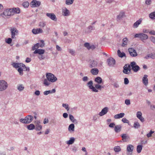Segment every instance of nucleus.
Instances as JSON below:
<instances>
[{
  "mask_svg": "<svg viewBox=\"0 0 155 155\" xmlns=\"http://www.w3.org/2000/svg\"><path fill=\"white\" fill-rule=\"evenodd\" d=\"M94 81L97 84H100L102 82V80L100 77H97L95 79Z\"/></svg>",
  "mask_w": 155,
  "mask_h": 155,
  "instance_id": "nucleus-32",
  "label": "nucleus"
},
{
  "mask_svg": "<svg viewBox=\"0 0 155 155\" xmlns=\"http://www.w3.org/2000/svg\"><path fill=\"white\" fill-rule=\"evenodd\" d=\"M11 8L6 9L4 12L0 15V16L3 18L5 17V16H9L11 15Z\"/></svg>",
  "mask_w": 155,
  "mask_h": 155,
  "instance_id": "nucleus-7",
  "label": "nucleus"
},
{
  "mask_svg": "<svg viewBox=\"0 0 155 155\" xmlns=\"http://www.w3.org/2000/svg\"><path fill=\"white\" fill-rule=\"evenodd\" d=\"M38 57L40 60H44L45 58V56L43 54L39 55Z\"/></svg>",
  "mask_w": 155,
  "mask_h": 155,
  "instance_id": "nucleus-47",
  "label": "nucleus"
},
{
  "mask_svg": "<svg viewBox=\"0 0 155 155\" xmlns=\"http://www.w3.org/2000/svg\"><path fill=\"white\" fill-rule=\"evenodd\" d=\"M19 121L20 122L22 123L26 124V120H25V118L24 119L21 118L20 119Z\"/></svg>",
  "mask_w": 155,
  "mask_h": 155,
  "instance_id": "nucleus-51",
  "label": "nucleus"
},
{
  "mask_svg": "<svg viewBox=\"0 0 155 155\" xmlns=\"http://www.w3.org/2000/svg\"><path fill=\"white\" fill-rule=\"evenodd\" d=\"M148 76L145 74L144 75L142 79L143 83L144 85L147 86L148 84V79L147 78Z\"/></svg>",
  "mask_w": 155,
  "mask_h": 155,
  "instance_id": "nucleus-21",
  "label": "nucleus"
},
{
  "mask_svg": "<svg viewBox=\"0 0 155 155\" xmlns=\"http://www.w3.org/2000/svg\"><path fill=\"white\" fill-rule=\"evenodd\" d=\"M62 107H64L67 111H68L69 110V107L68 105L67 104L63 103L62 105Z\"/></svg>",
  "mask_w": 155,
  "mask_h": 155,
  "instance_id": "nucleus-46",
  "label": "nucleus"
},
{
  "mask_svg": "<svg viewBox=\"0 0 155 155\" xmlns=\"http://www.w3.org/2000/svg\"><path fill=\"white\" fill-rule=\"evenodd\" d=\"M41 44L40 45V47L42 48L45 45V43L44 42V41L43 40H41L40 41Z\"/></svg>",
  "mask_w": 155,
  "mask_h": 155,
  "instance_id": "nucleus-58",
  "label": "nucleus"
},
{
  "mask_svg": "<svg viewBox=\"0 0 155 155\" xmlns=\"http://www.w3.org/2000/svg\"><path fill=\"white\" fill-rule=\"evenodd\" d=\"M125 103L127 105H129L130 104V101L129 99H126L125 101Z\"/></svg>",
  "mask_w": 155,
  "mask_h": 155,
  "instance_id": "nucleus-60",
  "label": "nucleus"
},
{
  "mask_svg": "<svg viewBox=\"0 0 155 155\" xmlns=\"http://www.w3.org/2000/svg\"><path fill=\"white\" fill-rule=\"evenodd\" d=\"M136 115L137 118H139L140 117H142V113L141 111H138L137 112Z\"/></svg>",
  "mask_w": 155,
  "mask_h": 155,
  "instance_id": "nucleus-48",
  "label": "nucleus"
},
{
  "mask_svg": "<svg viewBox=\"0 0 155 155\" xmlns=\"http://www.w3.org/2000/svg\"><path fill=\"white\" fill-rule=\"evenodd\" d=\"M62 15L64 16H68L70 15V12L66 8L62 9Z\"/></svg>",
  "mask_w": 155,
  "mask_h": 155,
  "instance_id": "nucleus-20",
  "label": "nucleus"
},
{
  "mask_svg": "<svg viewBox=\"0 0 155 155\" xmlns=\"http://www.w3.org/2000/svg\"><path fill=\"white\" fill-rule=\"evenodd\" d=\"M114 150L115 152H119L120 151L121 148L120 146H117L114 147Z\"/></svg>",
  "mask_w": 155,
  "mask_h": 155,
  "instance_id": "nucleus-42",
  "label": "nucleus"
},
{
  "mask_svg": "<svg viewBox=\"0 0 155 155\" xmlns=\"http://www.w3.org/2000/svg\"><path fill=\"white\" fill-rule=\"evenodd\" d=\"M112 85L114 86V87L116 88H118L119 87V85L118 84L117 81L114 82Z\"/></svg>",
  "mask_w": 155,
  "mask_h": 155,
  "instance_id": "nucleus-43",
  "label": "nucleus"
},
{
  "mask_svg": "<svg viewBox=\"0 0 155 155\" xmlns=\"http://www.w3.org/2000/svg\"><path fill=\"white\" fill-rule=\"evenodd\" d=\"M125 114L124 113H122L115 115L114 117L115 119H118L120 118H122L124 117Z\"/></svg>",
  "mask_w": 155,
  "mask_h": 155,
  "instance_id": "nucleus-27",
  "label": "nucleus"
},
{
  "mask_svg": "<svg viewBox=\"0 0 155 155\" xmlns=\"http://www.w3.org/2000/svg\"><path fill=\"white\" fill-rule=\"evenodd\" d=\"M50 81H49L48 79H45L44 80L43 84L45 86H48L50 84Z\"/></svg>",
  "mask_w": 155,
  "mask_h": 155,
  "instance_id": "nucleus-39",
  "label": "nucleus"
},
{
  "mask_svg": "<svg viewBox=\"0 0 155 155\" xmlns=\"http://www.w3.org/2000/svg\"><path fill=\"white\" fill-rule=\"evenodd\" d=\"M84 46L88 50H89V48L90 47V45L89 43L86 42L84 43Z\"/></svg>",
  "mask_w": 155,
  "mask_h": 155,
  "instance_id": "nucleus-50",
  "label": "nucleus"
},
{
  "mask_svg": "<svg viewBox=\"0 0 155 155\" xmlns=\"http://www.w3.org/2000/svg\"><path fill=\"white\" fill-rule=\"evenodd\" d=\"M130 65L132 67L133 70L135 72H137L140 70V68L138 65L136 64L134 61L131 62Z\"/></svg>",
  "mask_w": 155,
  "mask_h": 155,
  "instance_id": "nucleus-9",
  "label": "nucleus"
},
{
  "mask_svg": "<svg viewBox=\"0 0 155 155\" xmlns=\"http://www.w3.org/2000/svg\"><path fill=\"white\" fill-rule=\"evenodd\" d=\"M140 127V125L139 123L137 122H135L134 124V127L135 129H138Z\"/></svg>",
  "mask_w": 155,
  "mask_h": 155,
  "instance_id": "nucleus-41",
  "label": "nucleus"
},
{
  "mask_svg": "<svg viewBox=\"0 0 155 155\" xmlns=\"http://www.w3.org/2000/svg\"><path fill=\"white\" fill-rule=\"evenodd\" d=\"M142 149V145H139L137 146V153H139L141 152Z\"/></svg>",
  "mask_w": 155,
  "mask_h": 155,
  "instance_id": "nucleus-40",
  "label": "nucleus"
},
{
  "mask_svg": "<svg viewBox=\"0 0 155 155\" xmlns=\"http://www.w3.org/2000/svg\"><path fill=\"white\" fill-rule=\"evenodd\" d=\"M46 24L45 22H41L39 23V25L41 27L43 28L45 26Z\"/></svg>",
  "mask_w": 155,
  "mask_h": 155,
  "instance_id": "nucleus-49",
  "label": "nucleus"
},
{
  "mask_svg": "<svg viewBox=\"0 0 155 155\" xmlns=\"http://www.w3.org/2000/svg\"><path fill=\"white\" fill-rule=\"evenodd\" d=\"M12 39L11 38H9L5 40V42L8 44H10L12 41Z\"/></svg>",
  "mask_w": 155,
  "mask_h": 155,
  "instance_id": "nucleus-53",
  "label": "nucleus"
},
{
  "mask_svg": "<svg viewBox=\"0 0 155 155\" xmlns=\"http://www.w3.org/2000/svg\"><path fill=\"white\" fill-rule=\"evenodd\" d=\"M25 118L26 120V124H28L32 122L33 120L34 117L31 115H28L25 117Z\"/></svg>",
  "mask_w": 155,
  "mask_h": 155,
  "instance_id": "nucleus-18",
  "label": "nucleus"
},
{
  "mask_svg": "<svg viewBox=\"0 0 155 155\" xmlns=\"http://www.w3.org/2000/svg\"><path fill=\"white\" fill-rule=\"evenodd\" d=\"M74 125L73 124H70L68 128V131L70 132L74 131Z\"/></svg>",
  "mask_w": 155,
  "mask_h": 155,
  "instance_id": "nucleus-33",
  "label": "nucleus"
},
{
  "mask_svg": "<svg viewBox=\"0 0 155 155\" xmlns=\"http://www.w3.org/2000/svg\"><path fill=\"white\" fill-rule=\"evenodd\" d=\"M40 122H38L37 124L35 126V129L37 131H40L42 130V126L40 124Z\"/></svg>",
  "mask_w": 155,
  "mask_h": 155,
  "instance_id": "nucleus-23",
  "label": "nucleus"
},
{
  "mask_svg": "<svg viewBox=\"0 0 155 155\" xmlns=\"http://www.w3.org/2000/svg\"><path fill=\"white\" fill-rule=\"evenodd\" d=\"M17 89L19 91H23L24 89V87L22 84H19L18 85L17 87Z\"/></svg>",
  "mask_w": 155,
  "mask_h": 155,
  "instance_id": "nucleus-36",
  "label": "nucleus"
},
{
  "mask_svg": "<svg viewBox=\"0 0 155 155\" xmlns=\"http://www.w3.org/2000/svg\"><path fill=\"white\" fill-rule=\"evenodd\" d=\"M150 39L153 43L155 44V37L152 36L150 37Z\"/></svg>",
  "mask_w": 155,
  "mask_h": 155,
  "instance_id": "nucleus-56",
  "label": "nucleus"
},
{
  "mask_svg": "<svg viewBox=\"0 0 155 155\" xmlns=\"http://www.w3.org/2000/svg\"><path fill=\"white\" fill-rule=\"evenodd\" d=\"M108 110V108L105 107L99 113V115L101 116H103L107 113Z\"/></svg>",
  "mask_w": 155,
  "mask_h": 155,
  "instance_id": "nucleus-17",
  "label": "nucleus"
},
{
  "mask_svg": "<svg viewBox=\"0 0 155 155\" xmlns=\"http://www.w3.org/2000/svg\"><path fill=\"white\" fill-rule=\"evenodd\" d=\"M32 32L33 34L36 35L39 33H42L43 32V30L40 28H34L32 30Z\"/></svg>",
  "mask_w": 155,
  "mask_h": 155,
  "instance_id": "nucleus-19",
  "label": "nucleus"
},
{
  "mask_svg": "<svg viewBox=\"0 0 155 155\" xmlns=\"http://www.w3.org/2000/svg\"><path fill=\"white\" fill-rule=\"evenodd\" d=\"M7 82L4 80H0V91L5 90L8 87Z\"/></svg>",
  "mask_w": 155,
  "mask_h": 155,
  "instance_id": "nucleus-5",
  "label": "nucleus"
},
{
  "mask_svg": "<svg viewBox=\"0 0 155 155\" xmlns=\"http://www.w3.org/2000/svg\"><path fill=\"white\" fill-rule=\"evenodd\" d=\"M128 41V40L126 37L124 38L122 40L123 43L122 44V47H124L127 45Z\"/></svg>",
  "mask_w": 155,
  "mask_h": 155,
  "instance_id": "nucleus-29",
  "label": "nucleus"
},
{
  "mask_svg": "<svg viewBox=\"0 0 155 155\" xmlns=\"http://www.w3.org/2000/svg\"><path fill=\"white\" fill-rule=\"evenodd\" d=\"M29 4L28 2H24L22 3L23 6L25 8H28L29 6Z\"/></svg>",
  "mask_w": 155,
  "mask_h": 155,
  "instance_id": "nucleus-45",
  "label": "nucleus"
},
{
  "mask_svg": "<svg viewBox=\"0 0 155 155\" xmlns=\"http://www.w3.org/2000/svg\"><path fill=\"white\" fill-rule=\"evenodd\" d=\"M134 38H139L140 40L143 42L147 40L148 38L147 35L143 33H140L139 34H136L134 35Z\"/></svg>",
  "mask_w": 155,
  "mask_h": 155,
  "instance_id": "nucleus-4",
  "label": "nucleus"
},
{
  "mask_svg": "<svg viewBox=\"0 0 155 155\" xmlns=\"http://www.w3.org/2000/svg\"><path fill=\"white\" fill-rule=\"evenodd\" d=\"M69 52L73 55H75V52L72 49H70L69 50Z\"/></svg>",
  "mask_w": 155,
  "mask_h": 155,
  "instance_id": "nucleus-57",
  "label": "nucleus"
},
{
  "mask_svg": "<svg viewBox=\"0 0 155 155\" xmlns=\"http://www.w3.org/2000/svg\"><path fill=\"white\" fill-rule=\"evenodd\" d=\"M51 92H50V90H49L45 91L43 93L44 95H47L48 94H51Z\"/></svg>",
  "mask_w": 155,
  "mask_h": 155,
  "instance_id": "nucleus-59",
  "label": "nucleus"
},
{
  "mask_svg": "<svg viewBox=\"0 0 155 155\" xmlns=\"http://www.w3.org/2000/svg\"><path fill=\"white\" fill-rule=\"evenodd\" d=\"M74 0H66L65 3L67 5H70L72 4L74 2Z\"/></svg>",
  "mask_w": 155,
  "mask_h": 155,
  "instance_id": "nucleus-44",
  "label": "nucleus"
},
{
  "mask_svg": "<svg viewBox=\"0 0 155 155\" xmlns=\"http://www.w3.org/2000/svg\"><path fill=\"white\" fill-rule=\"evenodd\" d=\"M108 65L110 67H113L115 64V60L112 58H110L107 60Z\"/></svg>",
  "mask_w": 155,
  "mask_h": 155,
  "instance_id": "nucleus-12",
  "label": "nucleus"
},
{
  "mask_svg": "<svg viewBox=\"0 0 155 155\" xmlns=\"http://www.w3.org/2000/svg\"><path fill=\"white\" fill-rule=\"evenodd\" d=\"M10 31L11 33V38H15V35L18 33V30L15 27H12L10 28Z\"/></svg>",
  "mask_w": 155,
  "mask_h": 155,
  "instance_id": "nucleus-6",
  "label": "nucleus"
},
{
  "mask_svg": "<svg viewBox=\"0 0 155 155\" xmlns=\"http://www.w3.org/2000/svg\"><path fill=\"white\" fill-rule=\"evenodd\" d=\"M95 29V27L93 26L90 25L87 28L86 30L85 31V33H90L92 32V31Z\"/></svg>",
  "mask_w": 155,
  "mask_h": 155,
  "instance_id": "nucleus-14",
  "label": "nucleus"
},
{
  "mask_svg": "<svg viewBox=\"0 0 155 155\" xmlns=\"http://www.w3.org/2000/svg\"><path fill=\"white\" fill-rule=\"evenodd\" d=\"M121 137L122 138V140L124 141H126L124 140L129 139L130 138L129 136H127L126 134H123L122 135H121Z\"/></svg>",
  "mask_w": 155,
  "mask_h": 155,
  "instance_id": "nucleus-34",
  "label": "nucleus"
},
{
  "mask_svg": "<svg viewBox=\"0 0 155 155\" xmlns=\"http://www.w3.org/2000/svg\"><path fill=\"white\" fill-rule=\"evenodd\" d=\"M114 126H115V124L114 123L110 124L109 125V127L111 128H113Z\"/></svg>",
  "mask_w": 155,
  "mask_h": 155,
  "instance_id": "nucleus-63",
  "label": "nucleus"
},
{
  "mask_svg": "<svg viewBox=\"0 0 155 155\" xmlns=\"http://www.w3.org/2000/svg\"><path fill=\"white\" fill-rule=\"evenodd\" d=\"M125 15V13L123 11H121L119 15L117 16V21L120 20Z\"/></svg>",
  "mask_w": 155,
  "mask_h": 155,
  "instance_id": "nucleus-22",
  "label": "nucleus"
},
{
  "mask_svg": "<svg viewBox=\"0 0 155 155\" xmlns=\"http://www.w3.org/2000/svg\"><path fill=\"white\" fill-rule=\"evenodd\" d=\"M129 83V81L127 78H125L124 79V83L125 84H127Z\"/></svg>",
  "mask_w": 155,
  "mask_h": 155,
  "instance_id": "nucleus-61",
  "label": "nucleus"
},
{
  "mask_svg": "<svg viewBox=\"0 0 155 155\" xmlns=\"http://www.w3.org/2000/svg\"><path fill=\"white\" fill-rule=\"evenodd\" d=\"M87 86L89 89L91 90L92 91L95 92H98V91L97 89L101 90L102 88H104V86L98 84H95L94 85L95 87H94L93 86V82L92 81L88 82L87 83Z\"/></svg>",
  "mask_w": 155,
  "mask_h": 155,
  "instance_id": "nucleus-1",
  "label": "nucleus"
},
{
  "mask_svg": "<svg viewBox=\"0 0 155 155\" xmlns=\"http://www.w3.org/2000/svg\"><path fill=\"white\" fill-rule=\"evenodd\" d=\"M121 128L122 126L120 125H116L114 127V131L116 133H118L120 131Z\"/></svg>",
  "mask_w": 155,
  "mask_h": 155,
  "instance_id": "nucleus-24",
  "label": "nucleus"
},
{
  "mask_svg": "<svg viewBox=\"0 0 155 155\" xmlns=\"http://www.w3.org/2000/svg\"><path fill=\"white\" fill-rule=\"evenodd\" d=\"M141 22L142 20L141 19H139L133 25V26L134 28H137L138 26V25L141 24Z\"/></svg>",
  "mask_w": 155,
  "mask_h": 155,
  "instance_id": "nucleus-31",
  "label": "nucleus"
},
{
  "mask_svg": "<svg viewBox=\"0 0 155 155\" xmlns=\"http://www.w3.org/2000/svg\"><path fill=\"white\" fill-rule=\"evenodd\" d=\"M131 71L130 65L129 64H126L124 67L123 72L125 74H128Z\"/></svg>",
  "mask_w": 155,
  "mask_h": 155,
  "instance_id": "nucleus-10",
  "label": "nucleus"
},
{
  "mask_svg": "<svg viewBox=\"0 0 155 155\" xmlns=\"http://www.w3.org/2000/svg\"><path fill=\"white\" fill-rule=\"evenodd\" d=\"M11 9L12 12L15 13L19 14L20 12V9L18 7L11 8Z\"/></svg>",
  "mask_w": 155,
  "mask_h": 155,
  "instance_id": "nucleus-26",
  "label": "nucleus"
},
{
  "mask_svg": "<svg viewBox=\"0 0 155 155\" xmlns=\"http://www.w3.org/2000/svg\"><path fill=\"white\" fill-rule=\"evenodd\" d=\"M150 54V58H152V59H155V53H152Z\"/></svg>",
  "mask_w": 155,
  "mask_h": 155,
  "instance_id": "nucleus-62",
  "label": "nucleus"
},
{
  "mask_svg": "<svg viewBox=\"0 0 155 155\" xmlns=\"http://www.w3.org/2000/svg\"><path fill=\"white\" fill-rule=\"evenodd\" d=\"M130 55L133 57H136L137 55V54L136 51L133 48H129L128 49Z\"/></svg>",
  "mask_w": 155,
  "mask_h": 155,
  "instance_id": "nucleus-11",
  "label": "nucleus"
},
{
  "mask_svg": "<svg viewBox=\"0 0 155 155\" xmlns=\"http://www.w3.org/2000/svg\"><path fill=\"white\" fill-rule=\"evenodd\" d=\"M151 0H146L145 2V4L147 5H150L151 4Z\"/></svg>",
  "mask_w": 155,
  "mask_h": 155,
  "instance_id": "nucleus-55",
  "label": "nucleus"
},
{
  "mask_svg": "<svg viewBox=\"0 0 155 155\" xmlns=\"http://www.w3.org/2000/svg\"><path fill=\"white\" fill-rule=\"evenodd\" d=\"M122 121L124 123H129V121L127 120L125 118H123L122 119Z\"/></svg>",
  "mask_w": 155,
  "mask_h": 155,
  "instance_id": "nucleus-54",
  "label": "nucleus"
},
{
  "mask_svg": "<svg viewBox=\"0 0 155 155\" xmlns=\"http://www.w3.org/2000/svg\"><path fill=\"white\" fill-rule=\"evenodd\" d=\"M46 76L48 80L52 83L55 82L58 80L57 78L54 74L50 73H47Z\"/></svg>",
  "mask_w": 155,
  "mask_h": 155,
  "instance_id": "nucleus-3",
  "label": "nucleus"
},
{
  "mask_svg": "<svg viewBox=\"0 0 155 155\" xmlns=\"http://www.w3.org/2000/svg\"><path fill=\"white\" fill-rule=\"evenodd\" d=\"M12 65L15 68H18V71L19 74L21 76L23 74L22 68L23 67H25V65L22 63L13 62L12 63Z\"/></svg>",
  "mask_w": 155,
  "mask_h": 155,
  "instance_id": "nucleus-2",
  "label": "nucleus"
},
{
  "mask_svg": "<svg viewBox=\"0 0 155 155\" xmlns=\"http://www.w3.org/2000/svg\"><path fill=\"white\" fill-rule=\"evenodd\" d=\"M40 5L41 2L36 0L32 1L30 3V5L32 8L39 7Z\"/></svg>",
  "mask_w": 155,
  "mask_h": 155,
  "instance_id": "nucleus-13",
  "label": "nucleus"
},
{
  "mask_svg": "<svg viewBox=\"0 0 155 155\" xmlns=\"http://www.w3.org/2000/svg\"><path fill=\"white\" fill-rule=\"evenodd\" d=\"M154 132L153 131H152V130H151L150 131V132L147 134V137H150L151 136L152 134H153L154 133Z\"/></svg>",
  "mask_w": 155,
  "mask_h": 155,
  "instance_id": "nucleus-52",
  "label": "nucleus"
},
{
  "mask_svg": "<svg viewBox=\"0 0 155 155\" xmlns=\"http://www.w3.org/2000/svg\"><path fill=\"white\" fill-rule=\"evenodd\" d=\"M98 63V60H93L91 61L90 63L89 67L91 68L93 67H97Z\"/></svg>",
  "mask_w": 155,
  "mask_h": 155,
  "instance_id": "nucleus-16",
  "label": "nucleus"
},
{
  "mask_svg": "<svg viewBox=\"0 0 155 155\" xmlns=\"http://www.w3.org/2000/svg\"><path fill=\"white\" fill-rule=\"evenodd\" d=\"M46 15L51 20L54 21H57V18H56L55 15L52 13H47Z\"/></svg>",
  "mask_w": 155,
  "mask_h": 155,
  "instance_id": "nucleus-15",
  "label": "nucleus"
},
{
  "mask_svg": "<svg viewBox=\"0 0 155 155\" xmlns=\"http://www.w3.org/2000/svg\"><path fill=\"white\" fill-rule=\"evenodd\" d=\"M134 148V146L131 144L127 145V155H132Z\"/></svg>",
  "mask_w": 155,
  "mask_h": 155,
  "instance_id": "nucleus-8",
  "label": "nucleus"
},
{
  "mask_svg": "<svg viewBox=\"0 0 155 155\" xmlns=\"http://www.w3.org/2000/svg\"><path fill=\"white\" fill-rule=\"evenodd\" d=\"M45 50L42 49H37L34 52V54H38L39 55L43 54L45 52Z\"/></svg>",
  "mask_w": 155,
  "mask_h": 155,
  "instance_id": "nucleus-25",
  "label": "nucleus"
},
{
  "mask_svg": "<svg viewBox=\"0 0 155 155\" xmlns=\"http://www.w3.org/2000/svg\"><path fill=\"white\" fill-rule=\"evenodd\" d=\"M74 140L75 139L74 137H71L70 140L67 141V143L69 145L71 144L74 142Z\"/></svg>",
  "mask_w": 155,
  "mask_h": 155,
  "instance_id": "nucleus-38",
  "label": "nucleus"
},
{
  "mask_svg": "<svg viewBox=\"0 0 155 155\" xmlns=\"http://www.w3.org/2000/svg\"><path fill=\"white\" fill-rule=\"evenodd\" d=\"M149 16L150 18L152 19H155V11L150 13L149 15Z\"/></svg>",
  "mask_w": 155,
  "mask_h": 155,
  "instance_id": "nucleus-35",
  "label": "nucleus"
},
{
  "mask_svg": "<svg viewBox=\"0 0 155 155\" xmlns=\"http://www.w3.org/2000/svg\"><path fill=\"white\" fill-rule=\"evenodd\" d=\"M149 33L151 35H155V31L153 30L151 31H150L149 32Z\"/></svg>",
  "mask_w": 155,
  "mask_h": 155,
  "instance_id": "nucleus-64",
  "label": "nucleus"
},
{
  "mask_svg": "<svg viewBox=\"0 0 155 155\" xmlns=\"http://www.w3.org/2000/svg\"><path fill=\"white\" fill-rule=\"evenodd\" d=\"M117 54L119 57L120 58H123L124 57H126V54L124 52H121L120 50H118L117 51Z\"/></svg>",
  "mask_w": 155,
  "mask_h": 155,
  "instance_id": "nucleus-30",
  "label": "nucleus"
},
{
  "mask_svg": "<svg viewBox=\"0 0 155 155\" xmlns=\"http://www.w3.org/2000/svg\"><path fill=\"white\" fill-rule=\"evenodd\" d=\"M99 72V70L97 68H94L91 70V72L94 75H97Z\"/></svg>",
  "mask_w": 155,
  "mask_h": 155,
  "instance_id": "nucleus-28",
  "label": "nucleus"
},
{
  "mask_svg": "<svg viewBox=\"0 0 155 155\" xmlns=\"http://www.w3.org/2000/svg\"><path fill=\"white\" fill-rule=\"evenodd\" d=\"M27 128L29 130H32L35 129V126L33 124H31L27 126Z\"/></svg>",
  "mask_w": 155,
  "mask_h": 155,
  "instance_id": "nucleus-37",
  "label": "nucleus"
}]
</instances>
